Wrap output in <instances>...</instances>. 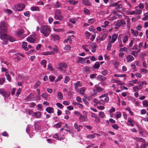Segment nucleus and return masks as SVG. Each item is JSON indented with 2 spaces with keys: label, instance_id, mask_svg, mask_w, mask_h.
Returning a JSON list of instances; mask_svg holds the SVG:
<instances>
[{
  "label": "nucleus",
  "instance_id": "nucleus-1",
  "mask_svg": "<svg viewBox=\"0 0 148 148\" xmlns=\"http://www.w3.org/2000/svg\"><path fill=\"white\" fill-rule=\"evenodd\" d=\"M40 32L46 37H47L50 34L51 29L48 25L42 26L40 29Z\"/></svg>",
  "mask_w": 148,
  "mask_h": 148
},
{
  "label": "nucleus",
  "instance_id": "nucleus-2",
  "mask_svg": "<svg viewBox=\"0 0 148 148\" xmlns=\"http://www.w3.org/2000/svg\"><path fill=\"white\" fill-rule=\"evenodd\" d=\"M8 28V24L4 21L0 22V33H6Z\"/></svg>",
  "mask_w": 148,
  "mask_h": 148
},
{
  "label": "nucleus",
  "instance_id": "nucleus-3",
  "mask_svg": "<svg viewBox=\"0 0 148 148\" xmlns=\"http://www.w3.org/2000/svg\"><path fill=\"white\" fill-rule=\"evenodd\" d=\"M54 18L56 20L62 21L63 20V17L61 14L60 10H55Z\"/></svg>",
  "mask_w": 148,
  "mask_h": 148
},
{
  "label": "nucleus",
  "instance_id": "nucleus-4",
  "mask_svg": "<svg viewBox=\"0 0 148 148\" xmlns=\"http://www.w3.org/2000/svg\"><path fill=\"white\" fill-rule=\"evenodd\" d=\"M25 7V5L23 3H18L15 5L13 8V10L15 11H20L23 10Z\"/></svg>",
  "mask_w": 148,
  "mask_h": 148
},
{
  "label": "nucleus",
  "instance_id": "nucleus-5",
  "mask_svg": "<svg viewBox=\"0 0 148 148\" xmlns=\"http://www.w3.org/2000/svg\"><path fill=\"white\" fill-rule=\"evenodd\" d=\"M36 35L35 33L33 32L29 37L27 38V40L31 43H34L37 39Z\"/></svg>",
  "mask_w": 148,
  "mask_h": 148
},
{
  "label": "nucleus",
  "instance_id": "nucleus-6",
  "mask_svg": "<svg viewBox=\"0 0 148 148\" xmlns=\"http://www.w3.org/2000/svg\"><path fill=\"white\" fill-rule=\"evenodd\" d=\"M108 34L106 33H103L102 34L101 36L100 35L98 36L96 38V40L98 42H100L101 41L104 40L107 37Z\"/></svg>",
  "mask_w": 148,
  "mask_h": 148
},
{
  "label": "nucleus",
  "instance_id": "nucleus-7",
  "mask_svg": "<svg viewBox=\"0 0 148 148\" xmlns=\"http://www.w3.org/2000/svg\"><path fill=\"white\" fill-rule=\"evenodd\" d=\"M8 35L6 34V33H0V38L5 43L4 44H7L5 42L8 41Z\"/></svg>",
  "mask_w": 148,
  "mask_h": 148
},
{
  "label": "nucleus",
  "instance_id": "nucleus-8",
  "mask_svg": "<svg viewBox=\"0 0 148 148\" xmlns=\"http://www.w3.org/2000/svg\"><path fill=\"white\" fill-rule=\"evenodd\" d=\"M125 21L123 19H122L120 20L115 21L114 23V25L119 27L121 26H123L125 25Z\"/></svg>",
  "mask_w": 148,
  "mask_h": 148
},
{
  "label": "nucleus",
  "instance_id": "nucleus-9",
  "mask_svg": "<svg viewBox=\"0 0 148 148\" xmlns=\"http://www.w3.org/2000/svg\"><path fill=\"white\" fill-rule=\"evenodd\" d=\"M0 93L4 97H7L10 95L9 92L5 91L3 89L0 88Z\"/></svg>",
  "mask_w": 148,
  "mask_h": 148
},
{
  "label": "nucleus",
  "instance_id": "nucleus-10",
  "mask_svg": "<svg viewBox=\"0 0 148 148\" xmlns=\"http://www.w3.org/2000/svg\"><path fill=\"white\" fill-rule=\"evenodd\" d=\"M112 38L111 40H109V42L112 43H114L118 37V35L117 34H113L112 35Z\"/></svg>",
  "mask_w": 148,
  "mask_h": 148
},
{
  "label": "nucleus",
  "instance_id": "nucleus-11",
  "mask_svg": "<svg viewBox=\"0 0 148 148\" xmlns=\"http://www.w3.org/2000/svg\"><path fill=\"white\" fill-rule=\"evenodd\" d=\"M92 67L86 66L84 68V73H90L92 71Z\"/></svg>",
  "mask_w": 148,
  "mask_h": 148
},
{
  "label": "nucleus",
  "instance_id": "nucleus-12",
  "mask_svg": "<svg viewBox=\"0 0 148 148\" xmlns=\"http://www.w3.org/2000/svg\"><path fill=\"white\" fill-rule=\"evenodd\" d=\"M23 33V30L22 29H20L17 32L16 35L18 37H21V38H23V36H22Z\"/></svg>",
  "mask_w": 148,
  "mask_h": 148
},
{
  "label": "nucleus",
  "instance_id": "nucleus-13",
  "mask_svg": "<svg viewBox=\"0 0 148 148\" xmlns=\"http://www.w3.org/2000/svg\"><path fill=\"white\" fill-rule=\"evenodd\" d=\"M79 119L80 121L84 122L86 121L88 118L86 115H83L82 114L79 117Z\"/></svg>",
  "mask_w": 148,
  "mask_h": 148
},
{
  "label": "nucleus",
  "instance_id": "nucleus-14",
  "mask_svg": "<svg viewBox=\"0 0 148 148\" xmlns=\"http://www.w3.org/2000/svg\"><path fill=\"white\" fill-rule=\"evenodd\" d=\"M128 120L127 124L128 125L131 127H133L134 126V121L131 119L128 118Z\"/></svg>",
  "mask_w": 148,
  "mask_h": 148
},
{
  "label": "nucleus",
  "instance_id": "nucleus-15",
  "mask_svg": "<svg viewBox=\"0 0 148 148\" xmlns=\"http://www.w3.org/2000/svg\"><path fill=\"white\" fill-rule=\"evenodd\" d=\"M74 127L77 130L78 132H79L80 130V128H82V126L81 125H78L77 123H75L74 124Z\"/></svg>",
  "mask_w": 148,
  "mask_h": 148
},
{
  "label": "nucleus",
  "instance_id": "nucleus-16",
  "mask_svg": "<svg viewBox=\"0 0 148 148\" xmlns=\"http://www.w3.org/2000/svg\"><path fill=\"white\" fill-rule=\"evenodd\" d=\"M127 62H130L132 61L134 59V57L131 55H128L126 58Z\"/></svg>",
  "mask_w": 148,
  "mask_h": 148
},
{
  "label": "nucleus",
  "instance_id": "nucleus-17",
  "mask_svg": "<svg viewBox=\"0 0 148 148\" xmlns=\"http://www.w3.org/2000/svg\"><path fill=\"white\" fill-rule=\"evenodd\" d=\"M86 62V61L82 57H79L78 58L77 62L78 63L84 64Z\"/></svg>",
  "mask_w": 148,
  "mask_h": 148
},
{
  "label": "nucleus",
  "instance_id": "nucleus-18",
  "mask_svg": "<svg viewBox=\"0 0 148 148\" xmlns=\"http://www.w3.org/2000/svg\"><path fill=\"white\" fill-rule=\"evenodd\" d=\"M131 32L132 34L135 37H137L138 34V33L137 31L134 30L132 29H131Z\"/></svg>",
  "mask_w": 148,
  "mask_h": 148
},
{
  "label": "nucleus",
  "instance_id": "nucleus-19",
  "mask_svg": "<svg viewBox=\"0 0 148 148\" xmlns=\"http://www.w3.org/2000/svg\"><path fill=\"white\" fill-rule=\"evenodd\" d=\"M34 116L37 118H40L41 116V114L40 112L38 111L36 112H34L33 116Z\"/></svg>",
  "mask_w": 148,
  "mask_h": 148
},
{
  "label": "nucleus",
  "instance_id": "nucleus-20",
  "mask_svg": "<svg viewBox=\"0 0 148 148\" xmlns=\"http://www.w3.org/2000/svg\"><path fill=\"white\" fill-rule=\"evenodd\" d=\"M97 78L98 80L102 81H104L106 79V77L101 75H99Z\"/></svg>",
  "mask_w": 148,
  "mask_h": 148
},
{
  "label": "nucleus",
  "instance_id": "nucleus-21",
  "mask_svg": "<svg viewBox=\"0 0 148 148\" xmlns=\"http://www.w3.org/2000/svg\"><path fill=\"white\" fill-rule=\"evenodd\" d=\"M53 107H48L46 108V111L50 113H53Z\"/></svg>",
  "mask_w": 148,
  "mask_h": 148
},
{
  "label": "nucleus",
  "instance_id": "nucleus-22",
  "mask_svg": "<svg viewBox=\"0 0 148 148\" xmlns=\"http://www.w3.org/2000/svg\"><path fill=\"white\" fill-rule=\"evenodd\" d=\"M27 43L26 42H23L22 43V47L26 51L28 50V48L27 47Z\"/></svg>",
  "mask_w": 148,
  "mask_h": 148
},
{
  "label": "nucleus",
  "instance_id": "nucleus-23",
  "mask_svg": "<svg viewBox=\"0 0 148 148\" xmlns=\"http://www.w3.org/2000/svg\"><path fill=\"white\" fill-rule=\"evenodd\" d=\"M57 97L58 98L59 100H61L63 98V94L60 92H58L57 94Z\"/></svg>",
  "mask_w": 148,
  "mask_h": 148
},
{
  "label": "nucleus",
  "instance_id": "nucleus-24",
  "mask_svg": "<svg viewBox=\"0 0 148 148\" xmlns=\"http://www.w3.org/2000/svg\"><path fill=\"white\" fill-rule=\"evenodd\" d=\"M4 12L8 14V15H10L12 14L13 13V11L10 10L9 9H5L4 10Z\"/></svg>",
  "mask_w": 148,
  "mask_h": 148
},
{
  "label": "nucleus",
  "instance_id": "nucleus-25",
  "mask_svg": "<svg viewBox=\"0 0 148 148\" xmlns=\"http://www.w3.org/2000/svg\"><path fill=\"white\" fill-rule=\"evenodd\" d=\"M95 88L99 92H101L103 90V88L99 86L98 85H96Z\"/></svg>",
  "mask_w": 148,
  "mask_h": 148
},
{
  "label": "nucleus",
  "instance_id": "nucleus-26",
  "mask_svg": "<svg viewBox=\"0 0 148 148\" xmlns=\"http://www.w3.org/2000/svg\"><path fill=\"white\" fill-rule=\"evenodd\" d=\"M49 95L46 93H43L42 94L41 96L45 100H47V98Z\"/></svg>",
  "mask_w": 148,
  "mask_h": 148
},
{
  "label": "nucleus",
  "instance_id": "nucleus-27",
  "mask_svg": "<svg viewBox=\"0 0 148 148\" xmlns=\"http://www.w3.org/2000/svg\"><path fill=\"white\" fill-rule=\"evenodd\" d=\"M83 3L85 5L89 6L90 5V2L88 0H82Z\"/></svg>",
  "mask_w": 148,
  "mask_h": 148
},
{
  "label": "nucleus",
  "instance_id": "nucleus-28",
  "mask_svg": "<svg viewBox=\"0 0 148 148\" xmlns=\"http://www.w3.org/2000/svg\"><path fill=\"white\" fill-rule=\"evenodd\" d=\"M144 17L143 18V21L148 20V12H146L144 14Z\"/></svg>",
  "mask_w": 148,
  "mask_h": 148
},
{
  "label": "nucleus",
  "instance_id": "nucleus-29",
  "mask_svg": "<svg viewBox=\"0 0 148 148\" xmlns=\"http://www.w3.org/2000/svg\"><path fill=\"white\" fill-rule=\"evenodd\" d=\"M142 104L143 106L144 107H148V101L146 100H144L142 101Z\"/></svg>",
  "mask_w": 148,
  "mask_h": 148
},
{
  "label": "nucleus",
  "instance_id": "nucleus-30",
  "mask_svg": "<svg viewBox=\"0 0 148 148\" xmlns=\"http://www.w3.org/2000/svg\"><path fill=\"white\" fill-rule=\"evenodd\" d=\"M54 53L52 51H47L43 52L42 55H50L53 54Z\"/></svg>",
  "mask_w": 148,
  "mask_h": 148
},
{
  "label": "nucleus",
  "instance_id": "nucleus-31",
  "mask_svg": "<svg viewBox=\"0 0 148 148\" xmlns=\"http://www.w3.org/2000/svg\"><path fill=\"white\" fill-rule=\"evenodd\" d=\"M129 37L127 35L124 36L123 38V42L124 43H125L128 39Z\"/></svg>",
  "mask_w": 148,
  "mask_h": 148
},
{
  "label": "nucleus",
  "instance_id": "nucleus-32",
  "mask_svg": "<svg viewBox=\"0 0 148 148\" xmlns=\"http://www.w3.org/2000/svg\"><path fill=\"white\" fill-rule=\"evenodd\" d=\"M10 42H13L15 41V39L14 37H12L10 36H8V40Z\"/></svg>",
  "mask_w": 148,
  "mask_h": 148
},
{
  "label": "nucleus",
  "instance_id": "nucleus-33",
  "mask_svg": "<svg viewBox=\"0 0 148 148\" xmlns=\"http://www.w3.org/2000/svg\"><path fill=\"white\" fill-rule=\"evenodd\" d=\"M74 85L78 87H81L82 85V83L80 81H78L77 83H74Z\"/></svg>",
  "mask_w": 148,
  "mask_h": 148
},
{
  "label": "nucleus",
  "instance_id": "nucleus-34",
  "mask_svg": "<svg viewBox=\"0 0 148 148\" xmlns=\"http://www.w3.org/2000/svg\"><path fill=\"white\" fill-rule=\"evenodd\" d=\"M47 61L45 59L42 60L41 62V65L43 66L44 68H46V67Z\"/></svg>",
  "mask_w": 148,
  "mask_h": 148
},
{
  "label": "nucleus",
  "instance_id": "nucleus-35",
  "mask_svg": "<svg viewBox=\"0 0 148 148\" xmlns=\"http://www.w3.org/2000/svg\"><path fill=\"white\" fill-rule=\"evenodd\" d=\"M59 67L58 68H66L67 65L65 63H61L59 64Z\"/></svg>",
  "mask_w": 148,
  "mask_h": 148
},
{
  "label": "nucleus",
  "instance_id": "nucleus-36",
  "mask_svg": "<svg viewBox=\"0 0 148 148\" xmlns=\"http://www.w3.org/2000/svg\"><path fill=\"white\" fill-rule=\"evenodd\" d=\"M31 10L32 11H39V8L37 6L32 7L31 8Z\"/></svg>",
  "mask_w": 148,
  "mask_h": 148
},
{
  "label": "nucleus",
  "instance_id": "nucleus-37",
  "mask_svg": "<svg viewBox=\"0 0 148 148\" xmlns=\"http://www.w3.org/2000/svg\"><path fill=\"white\" fill-rule=\"evenodd\" d=\"M40 125L39 124H37L36 123H34V128L35 130L36 131H38L40 129Z\"/></svg>",
  "mask_w": 148,
  "mask_h": 148
},
{
  "label": "nucleus",
  "instance_id": "nucleus-38",
  "mask_svg": "<svg viewBox=\"0 0 148 148\" xmlns=\"http://www.w3.org/2000/svg\"><path fill=\"white\" fill-rule=\"evenodd\" d=\"M100 66V65L99 62H96L93 66V67L95 69H98Z\"/></svg>",
  "mask_w": 148,
  "mask_h": 148
},
{
  "label": "nucleus",
  "instance_id": "nucleus-39",
  "mask_svg": "<svg viewBox=\"0 0 148 148\" xmlns=\"http://www.w3.org/2000/svg\"><path fill=\"white\" fill-rule=\"evenodd\" d=\"M86 89V88L85 87H83L81 88L80 90V93L82 95H84V92Z\"/></svg>",
  "mask_w": 148,
  "mask_h": 148
},
{
  "label": "nucleus",
  "instance_id": "nucleus-40",
  "mask_svg": "<svg viewBox=\"0 0 148 148\" xmlns=\"http://www.w3.org/2000/svg\"><path fill=\"white\" fill-rule=\"evenodd\" d=\"M99 115L100 117L102 118H105L106 116L104 113L102 111H100L99 112Z\"/></svg>",
  "mask_w": 148,
  "mask_h": 148
},
{
  "label": "nucleus",
  "instance_id": "nucleus-41",
  "mask_svg": "<svg viewBox=\"0 0 148 148\" xmlns=\"http://www.w3.org/2000/svg\"><path fill=\"white\" fill-rule=\"evenodd\" d=\"M52 37L55 40H57L60 39L59 36L57 34H54L52 35Z\"/></svg>",
  "mask_w": 148,
  "mask_h": 148
},
{
  "label": "nucleus",
  "instance_id": "nucleus-42",
  "mask_svg": "<svg viewBox=\"0 0 148 148\" xmlns=\"http://www.w3.org/2000/svg\"><path fill=\"white\" fill-rule=\"evenodd\" d=\"M5 75L7 79L9 82L11 81V78L10 77V75H9L8 73L7 72H6L5 73Z\"/></svg>",
  "mask_w": 148,
  "mask_h": 148
},
{
  "label": "nucleus",
  "instance_id": "nucleus-43",
  "mask_svg": "<svg viewBox=\"0 0 148 148\" xmlns=\"http://www.w3.org/2000/svg\"><path fill=\"white\" fill-rule=\"evenodd\" d=\"M90 46L92 48H96L97 47V45L94 42H90Z\"/></svg>",
  "mask_w": 148,
  "mask_h": 148
},
{
  "label": "nucleus",
  "instance_id": "nucleus-44",
  "mask_svg": "<svg viewBox=\"0 0 148 148\" xmlns=\"http://www.w3.org/2000/svg\"><path fill=\"white\" fill-rule=\"evenodd\" d=\"M68 2L70 4L73 5H75L78 2V1H74L73 0H69L68 1Z\"/></svg>",
  "mask_w": 148,
  "mask_h": 148
},
{
  "label": "nucleus",
  "instance_id": "nucleus-45",
  "mask_svg": "<svg viewBox=\"0 0 148 148\" xmlns=\"http://www.w3.org/2000/svg\"><path fill=\"white\" fill-rule=\"evenodd\" d=\"M54 7L55 8H61V6L60 3L58 1H57L56 3L54 5Z\"/></svg>",
  "mask_w": 148,
  "mask_h": 148
},
{
  "label": "nucleus",
  "instance_id": "nucleus-46",
  "mask_svg": "<svg viewBox=\"0 0 148 148\" xmlns=\"http://www.w3.org/2000/svg\"><path fill=\"white\" fill-rule=\"evenodd\" d=\"M135 12V14L139 15L142 12V11L140 9H137L134 11Z\"/></svg>",
  "mask_w": 148,
  "mask_h": 148
},
{
  "label": "nucleus",
  "instance_id": "nucleus-47",
  "mask_svg": "<svg viewBox=\"0 0 148 148\" xmlns=\"http://www.w3.org/2000/svg\"><path fill=\"white\" fill-rule=\"evenodd\" d=\"M128 48L126 47H124L122 48H121L119 49L120 52L126 51H127Z\"/></svg>",
  "mask_w": 148,
  "mask_h": 148
},
{
  "label": "nucleus",
  "instance_id": "nucleus-48",
  "mask_svg": "<svg viewBox=\"0 0 148 148\" xmlns=\"http://www.w3.org/2000/svg\"><path fill=\"white\" fill-rule=\"evenodd\" d=\"M40 82L39 81H37L35 84V85L34 86V88H36L40 85Z\"/></svg>",
  "mask_w": 148,
  "mask_h": 148
},
{
  "label": "nucleus",
  "instance_id": "nucleus-49",
  "mask_svg": "<svg viewBox=\"0 0 148 148\" xmlns=\"http://www.w3.org/2000/svg\"><path fill=\"white\" fill-rule=\"evenodd\" d=\"M26 112L27 114L29 115L32 114L33 116L34 112H33L32 110L27 109L26 110Z\"/></svg>",
  "mask_w": 148,
  "mask_h": 148
},
{
  "label": "nucleus",
  "instance_id": "nucleus-50",
  "mask_svg": "<svg viewBox=\"0 0 148 148\" xmlns=\"http://www.w3.org/2000/svg\"><path fill=\"white\" fill-rule=\"evenodd\" d=\"M56 105L58 108L60 109L64 107V106L62 104L59 103H57Z\"/></svg>",
  "mask_w": 148,
  "mask_h": 148
},
{
  "label": "nucleus",
  "instance_id": "nucleus-51",
  "mask_svg": "<svg viewBox=\"0 0 148 148\" xmlns=\"http://www.w3.org/2000/svg\"><path fill=\"white\" fill-rule=\"evenodd\" d=\"M143 45V43L142 42H140L139 45V49H138V51H137L136 52L137 53H139L141 51V48L142 47Z\"/></svg>",
  "mask_w": 148,
  "mask_h": 148
},
{
  "label": "nucleus",
  "instance_id": "nucleus-52",
  "mask_svg": "<svg viewBox=\"0 0 148 148\" xmlns=\"http://www.w3.org/2000/svg\"><path fill=\"white\" fill-rule=\"evenodd\" d=\"M126 110L128 111L130 114L131 115H133V113L132 112L131 110L130 109V108L129 107H127L126 108Z\"/></svg>",
  "mask_w": 148,
  "mask_h": 148
},
{
  "label": "nucleus",
  "instance_id": "nucleus-53",
  "mask_svg": "<svg viewBox=\"0 0 148 148\" xmlns=\"http://www.w3.org/2000/svg\"><path fill=\"white\" fill-rule=\"evenodd\" d=\"M111 42H109V43H108L107 47V49L108 50H110L111 47H112V44H111Z\"/></svg>",
  "mask_w": 148,
  "mask_h": 148
},
{
  "label": "nucleus",
  "instance_id": "nucleus-54",
  "mask_svg": "<svg viewBox=\"0 0 148 148\" xmlns=\"http://www.w3.org/2000/svg\"><path fill=\"white\" fill-rule=\"evenodd\" d=\"M84 13L87 15H89L90 14V12L89 10L87 9L84 8Z\"/></svg>",
  "mask_w": 148,
  "mask_h": 148
},
{
  "label": "nucleus",
  "instance_id": "nucleus-55",
  "mask_svg": "<svg viewBox=\"0 0 148 148\" xmlns=\"http://www.w3.org/2000/svg\"><path fill=\"white\" fill-rule=\"evenodd\" d=\"M126 13L128 14L133 15L135 14V12L134 11H126Z\"/></svg>",
  "mask_w": 148,
  "mask_h": 148
},
{
  "label": "nucleus",
  "instance_id": "nucleus-56",
  "mask_svg": "<svg viewBox=\"0 0 148 148\" xmlns=\"http://www.w3.org/2000/svg\"><path fill=\"white\" fill-rule=\"evenodd\" d=\"M77 20V19H74V18H70L69 21L71 23H73L75 24L76 22V21Z\"/></svg>",
  "mask_w": 148,
  "mask_h": 148
},
{
  "label": "nucleus",
  "instance_id": "nucleus-57",
  "mask_svg": "<svg viewBox=\"0 0 148 148\" xmlns=\"http://www.w3.org/2000/svg\"><path fill=\"white\" fill-rule=\"evenodd\" d=\"M125 53L121 52H120L119 54V56L120 58H123V57Z\"/></svg>",
  "mask_w": 148,
  "mask_h": 148
},
{
  "label": "nucleus",
  "instance_id": "nucleus-58",
  "mask_svg": "<svg viewBox=\"0 0 148 148\" xmlns=\"http://www.w3.org/2000/svg\"><path fill=\"white\" fill-rule=\"evenodd\" d=\"M47 69L50 71H54V69L53 68L51 67V65L50 64H49L48 66L47 67Z\"/></svg>",
  "mask_w": 148,
  "mask_h": 148
},
{
  "label": "nucleus",
  "instance_id": "nucleus-59",
  "mask_svg": "<svg viewBox=\"0 0 148 148\" xmlns=\"http://www.w3.org/2000/svg\"><path fill=\"white\" fill-rule=\"evenodd\" d=\"M134 42V40H130V43L129 44L128 47L129 48H130L132 47V46L133 45V42Z\"/></svg>",
  "mask_w": 148,
  "mask_h": 148
},
{
  "label": "nucleus",
  "instance_id": "nucleus-60",
  "mask_svg": "<svg viewBox=\"0 0 148 148\" xmlns=\"http://www.w3.org/2000/svg\"><path fill=\"white\" fill-rule=\"evenodd\" d=\"M70 80V78L68 76H66L65 78L64 82L67 83Z\"/></svg>",
  "mask_w": 148,
  "mask_h": 148
},
{
  "label": "nucleus",
  "instance_id": "nucleus-61",
  "mask_svg": "<svg viewBox=\"0 0 148 148\" xmlns=\"http://www.w3.org/2000/svg\"><path fill=\"white\" fill-rule=\"evenodd\" d=\"M112 127L114 129L118 130L119 128V127L116 124H114L112 125Z\"/></svg>",
  "mask_w": 148,
  "mask_h": 148
},
{
  "label": "nucleus",
  "instance_id": "nucleus-62",
  "mask_svg": "<svg viewBox=\"0 0 148 148\" xmlns=\"http://www.w3.org/2000/svg\"><path fill=\"white\" fill-rule=\"evenodd\" d=\"M134 91L135 92H137L138 91L139 88L138 86H136L133 87Z\"/></svg>",
  "mask_w": 148,
  "mask_h": 148
},
{
  "label": "nucleus",
  "instance_id": "nucleus-63",
  "mask_svg": "<svg viewBox=\"0 0 148 148\" xmlns=\"http://www.w3.org/2000/svg\"><path fill=\"white\" fill-rule=\"evenodd\" d=\"M108 73V71L106 70H104L102 72V74L103 75H107Z\"/></svg>",
  "mask_w": 148,
  "mask_h": 148
},
{
  "label": "nucleus",
  "instance_id": "nucleus-64",
  "mask_svg": "<svg viewBox=\"0 0 148 148\" xmlns=\"http://www.w3.org/2000/svg\"><path fill=\"white\" fill-rule=\"evenodd\" d=\"M71 49V47L69 45H66L64 48V49L66 50H70Z\"/></svg>",
  "mask_w": 148,
  "mask_h": 148
}]
</instances>
